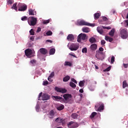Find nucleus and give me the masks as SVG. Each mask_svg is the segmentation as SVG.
Returning a JSON list of instances; mask_svg holds the SVG:
<instances>
[{"instance_id":"obj_1","label":"nucleus","mask_w":128,"mask_h":128,"mask_svg":"<svg viewBox=\"0 0 128 128\" xmlns=\"http://www.w3.org/2000/svg\"><path fill=\"white\" fill-rule=\"evenodd\" d=\"M63 98L60 102L64 104H68L72 100V94H64L63 95Z\"/></svg>"},{"instance_id":"obj_2","label":"nucleus","mask_w":128,"mask_h":128,"mask_svg":"<svg viewBox=\"0 0 128 128\" xmlns=\"http://www.w3.org/2000/svg\"><path fill=\"white\" fill-rule=\"evenodd\" d=\"M36 18L34 16H30L28 18V24L30 26H34L36 24Z\"/></svg>"},{"instance_id":"obj_3","label":"nucleus","mask_w":128,"mask_h":128,"mask_svg":"<svg viewBox=\"0 0 128 128\" xmlns=\"http://www.w3.org/2000/svg\"><path fill=\"white\" fill-rule=\"evenodd\" d=\"M120 34L122 38L124 40L126 38H128V29H122L120 30Z\"/></svg>"},{"instance_id":"obj_4","label":"nucleus","mask_w":128,"mask_h":128,"mask_svg":"<svg viewBox=\"0 0 128 128\" xmlns=\"http://www.w3.org/2000/svg\"><path fill=\"white\" fill-rule=\"evenodd\" d=\"M95 108L97 110L98 112H102L104 108V104L102 102H99L95 106Z\"/></svg>"},{"instance_id":"obj_5","label":"nucleus","mask_w":128,"mask_h":128,"mask_svg":"<svg viewBox=\"0 0 128 128\" xmlns=\"http://www.w3.org/2000/svg\"><path fill=\"white\" fill-rule=\"evenodd\" d=\"M79 26H94V24L88 23L84 20L78 22Z\"/></svg>"},{"instance_id":"obj_6","label":"nucleus","mask_w":128,"mask_h":128,"mask_svg":"<svg viewBox=\"0 0 128 128\" xmlns=\"http://www.w3.org/2000/svg\"><path fill=\"white\" fill-rule=\"evenodd\" d=\"M86 38H88V37H86V34L81 33L78 36L77 41L78 42H82V40H86Z\"/></svg>"},{"instance_id":"obj_7","label":"nucleus","mask_w":128,"mask_h":128,"mask_svg":"<svg viewBox=\"0 0 128 128\" xmlns=\"http://www.w3.org/2000/svg\"><path fill=\"white\" fill-rule=\"evenodd\" d=\"M18 6V8L19 12H24V10H26V8H28V6H26V4H22L20 3H19Z\"/></svg>"},{"instance_id":"obj_8","label":"nucleus","mask_w":128,"mask_h":128,"mask_svg":"<svg viewBox=\"0 0 128 128\" xmlns=\"http://www.w3.org/2000/svg\"><path fill=\"white\" fill-rule=\"evenodd\" d=\"M67 126L68 128H76L78 126V123L74 122L72 121L69 122Z\"/></svg>"},{"instance_id":"obj_9","label":"nucleus","mask_w":128,"mask_h":128,"mask_svg":"<svg viewBox=\"0 0 128 128\" xmlns=\"http://www.w3.org/2000/svg\"><path fill=\"white\" fill-rule=\"evenodd\" d=\"M78 48H80L78 45L72 44L70 46L69 48L70 50H78Z\"/></svg>"},{"instance_id":"obj_10","label":"nucleus","mask_w":128,"mask_h":128,"mask_svg":"<svg viewBox=\"0 0 128 128\" xmlns=\"http://www.w3.org/2000/svg\"><path fill=\"white\" fill-rule=\"evenodd\" d=\"M25 54L26 56L28 58H30L32 54V50L30 48L25 50Z\"/></svg>"},{"instance_id":"obj_11","label":"nucleus","mask_w":128,"mask_h":128,"mask_svg":"<svg viewBox=\"0 0 128 128\" xmlns=\"http://www.w3.org/2000/svg\"><path fill=\"white\" fill-rule=\"evenodd\" d=\"M50 95L46 94H44L42 96V100H50Z\"/></svg>"},{"instance_id":"obj_12","label":"nucleus","mask_w":128,"mask_h":128,"mask_svg":"<svg viewBox=\"0 0 128 128\" xmlns=\"http://www.w3.org/2000/svg\"><path fill=\"white\" fill-rule=\"evenodd\" d=\"M55 88L58 92H62V94H66V89L60 88Z\"/></svg>"},{"instance_id":"obj_13","label":"nucleus","mask_w":128,"mask_h":128,"mask_svg":"<svg viewBox=\"0 0 128 128\" xmlns=\"http://www.w3.org/2000/svg\"><path fill=\"white\" fill-rule=\"evenodd\" d=\"M39 50L42 54H48V50L44 48H41Z\"/></svg>"},{"instance_id":"obj_14","label":"nucleus","mask_w":128,"mask_h":128,"mask_svg":"<svg viewBox=\"0 0 128 128\" xmlns=\"http://www.w3.org/2000/svg\"><path fill=\"white\" fill-rule=\"evenodd\" d=\"M90 48L91 50H96V48H98V44H94L90 45Z\"/></svg>"},{"instance_id":"obj_15","label":"nucleus","mask_w":128,"mask_h":128,"mask_svg":"<svg viewBox=\"0 0 128 128\" xmlns=\"http://www.w3.org/2000/svg\"><path fill=\"white\" fill-rule=\"evenodd\" d=\"M67 40H70V42H72V40H74V35H72V34H68V36H67Z\"/></svg>"},{"instance_id":"obj_16","label":"nucleus","mask_w":128,"mask_h":128,"mask_svg":"<svg viewBox=\"0 0 128 128\" xmlns=\"http://www.w3.org/2000/svg\"><path fill=\"white\" fill-rule=\"evenodd\" d=\"M55 121L58 124H62L64 122V120L62 118H58L56 119Z\"/></svg>"},{"instance_id":"obj_17","label":"nucleus","mask_w":128,"mask_h":128,"mask_svg":"<svg viewBox=\"0 0 128 128\" xmlns=\"http://www.w3.org/2000/svg\"><path fill=\"white\" fill-rule=\"evenodd\" d=\"M53 98H54L55 100H56L57 102L62 100V98L60 96H53Z\"/></svg>"},{"instance_id":"obj_18","label":"nucleus","mask_w":128,"mask_h":128,"mask_svg":"<svg viewBox=\"0 0 128 128\" xmlns=\"http://www.w3.org/2000/svg\"><path fill=\"white\" fill-rule=\"evenodd\" d=\"M54 112L52 110L49 112V118H54Z\"/></svg>"},{"instance_id":"obj_19","label":"nucleus","mask_w":128,"mask_h":128,"mask_svg":"<svg viewBox=\"0 0 128 128\" xmlns=\"http://www.w3.org/2000/svg\"><path fill=\"white\" fill-rule=\"evenodd\" d=\"M82 30L84 32H90V28H87V27H84L82 28Z\"/></svg>"},{"instance_id":"obj_20","label":"nucleus","mask_w":128,"mask_h":128,"mask_svg":"<svg viewBox=\"0 0 128 128\" xmlns=\"http://www.w3.org/2000/svg\"><path fill=\"white\" fill-rule=\"evenodd\" d=\"M97 31L100 34H104V30H102V27H98Z\"/></svg>"},{"instance_id":"obj_21","label":"nucleus","mask_w":128,"mask_h":128,"mask_svg":"<svg viewBox=\"0 0 128 128\" xmlns=\"http://www.w3.org/2000/svg\"><path fill=\"white\" fill-rule=\"evenodd\" d=\"M70 80V76H66L63 78V82H68V80Z\"/></svg>"},{"instance_id":"obj_22","label":"nucleus","mask_w":128,"mask_h":128,"mask_svg":"<svg viewBox=\"0 0 128 128\" xmlns=\"http://www.w3.org/2000/svg\"><path fill=\"white\" fill-rule=\"evenodd\" d=\"M91 44H94V42H96V38L94 37H92L89 40Z\"/></svg>"},{"instance_id":"obj_23","label":"nucleus","mask_w":128,"mask_h":128,"mask_svg":"<svg viewBox=\"0 0 128 128\" xmlns=\"http://www.w3.org/2000/svg\"><path fill=\"white\" fill-rule=\"evenodd\" d=\"M84 82H86V81L84 80H83L82 81H80L78 84L79 86H80V88H82V86H84Z\"/></svg>"},{"instance_id":"obj_24","label":"nucleus","mask_w":128,"mask_h":128,"mask_svg":"<svg viewBox=\"0 0 128 128\" xmlns=\"http://www.w3.org/2000/svg\"><path fill=\"white\" fill-rule=\"evenodd\" d=\"M100 13H96L94 14V20H98V18H100Z\"/></svg>"},{"instance_id":"obj_25","label":"nucleus","mask_w":128,"mask_h":128,"mask_svg":"<svg viewBox=\"0 0 128 128\" xmlns=\"http://www.w3.org/2000/svg\"><path fill=\"white\" fill-rule=\"evenodd\" d=\"M56 52V49L54 48H52L50 50V54H54Z\"/></svg>"},{"instance_id":"obj_26","label":"nucleus","mask_w":128,"mask_h":128,"mask_svg":"<svg viewBox=\"0 0 128 128\" xmlns=\"http://www.w3.org/2000/svg\"><path fill=\"white\" fill-rule=\"evenodd\" d=\"M78 116L76 113H74L71 115V117L74 120L78 118Z\"/></svg>"},{"instance_id":"obj_27","label":"nucleus","mask_w":128,"mask_h":128,"mask_svg":"<svg viewBox=\"0 0 128 128\" xmlns=\"http://www.w3.org/2000/svg\"><path fill=\"white\" fill-rule=\"evenodd\" d=\"M64 106L62 104H61L59 106L57 107V110H64Z\"/></svg>"},{"instance_id":"obj_28","label":"nucleus","mask_w":128,"mask_h":128,"mask_svg":"<svg viewBox=\"0 0 128 128\" xmlns=\"http://www.w3.org/2000/svg\"><path fill=\"white\" fill-rule=\"evenodd\" d=\"M70 86H71V88H76V85L72 82H70Z\"/></svg>"},{"instance_id":"obj_29","label":"nucleus","mask_w":128,"mask_h":128,"mask_svg":"<svg viewBox=\"0 0 128 128\" xmlns=\"http://www.w3.org/2000/svg\"><path fill=\"white\" fill-rule=\"evenodd\" d=\"M109 36H114V29H112L110 30L109 32Z\"/></svg>"},{"instance_id":"obj_30","label":"nucleus","mask_w":128,"mask_h":128,"mask_svg":"<svg viewBox=\"0 0 128 128\" xmlns=\"http://www.w3.org/2000/svg\"><path fill=\"white\" fill-rule=\"evenodd\" d=\"M128 83L126 82V80H124L122 83V88H126V86H128Z\"/></svg>"},{"instance_id":"obj_31","label":"nucleus","mask_w":128,"mask_h":128,"mask_svg":"<svg viewBox=\"0 0 128 128\" xmlns=\"http://www.w3.org/2000/svg\"><path fill=\"white\" fill-rule=\"evenodd\" d=\"M29 16H34V12L32 10V9H30L28 10Z\"/></svg>"},{"instance_id":"obj_32","label":"nucleus","mask_w":128,"mask_h":128,"mask_svg":"<svg viewBox=\"0 0 128 128\" xmlns=\"http://www.w3.org/2000/svg\"><path fill=\"white\" fill-rule=\"evenodd\" d=\"M54 72H52L50 76L48 77V80H50V79L52 78H54Z\"/></svg>"},{"instance_id":"obj_33","label":"nucleus","mask_w":128,"mask_h":128,"mask_svg":"<svg viewBox=\"0 0 128 128\" xmlns=\"http://www.w3.org/2000/svg\"><path fill=\"white\" fill-rule=\"evenodd\" d=\"M64 66H72V64L70 62H66L64 64Z\"/></svg>"},{"instance_id":"obj_34","label":"nucleus","mask_w":128,"mask_h":128,"mask_svg":"<svg viewBox=\"0 0 128 128\" xmlns=\"http://www.w3.org/2000/svg\"><path fill=\"white\" fill-rule=\"evenodd\" d=\"M97 114L96 112H93L92 113L91 115L90 116V118H94L96 116Z\"/></svg>"},{"instance_id":"obj_35","label":"nucleus","mask_w":128,"mask_h":128,"mask_svg":"<svg viewBox=\"0 0 128 128\" xmlns=\"http://www.w3.org/2000/svg\"><path fill=\"white\" fill-rule=\"evenodd\" d=\"M87 52H88V49L86 48H84L82 50V52H83V54H86Z\"/></svg>"},{"instance_id":"obj_36","label":"nucleus","mask_w":128,"mask_h":128,"mask_svg":"<svg viewBox=\"0 0 128 128\" xmlns=\"http://www.w3.org/2000/svg\"><path fill=\"white\" fill-rule=\"evenodd\" d=\"M30 34L31 36H34V29H31L30 30Z\"/></svg>"},{"instance_id":"obj_37","label":"nucleus","mask_w":128,"mask_h":128,"mask_svg":"<svg viewBox=\"0 0 128 128\" xmlns=\"http://www.w3.org/2000/svg\"><path fill=\"white\" fill-rule=\"evenodd\" d=\"M28 17L26 16H24L22 17V20L24 21V20H28Z\"/></svg>"},{"instance_id":"obj_38","label":"nucleus","mask_w":128,"mask_h":128,"mask_svg":"<svg viewBox=\"0 0 128 128\" xmlns=\"http://www.w3.org/2000/svg\"><path fill=\"white\" fill-rule=\"evenodd\" d=\"M46 36H52V31H48L46 32Z\"/></svg>"},{"instance_id":"obj_39","label":"nucleus","mask_w":128,"mask_h":128,"mask_svg":"<svg viewBox=\"0 0 128 128\" xmlns=\"http://www.w3.org/2000/svg\"><path fill=\"white\" fill-rule=\"evenodd\" d=\"M8 4H12L14 3V0H7Z\"/></svg>"},{"instance_id":"obj_40","label":"nucleus","mask_w":128,"mask_h":128,"mask_svg":"<svg viewBox=\"0 0 128 128\" xmlns=\"http://www.w3.org/2000/svg\"><path fill=\"white\" fill-rule=\"evenodd\" d=\"M110 68H112L110 67V66L108 68H107L106 69H105L104 70V72H110Z\"/></svg>"},{"instance_id":"obj_41","label":"nucleus","mask_w":128,"mask_h":128,"mask_svg":"<svg viewBox=\"0 0 128 128\" xmlns=\"http://www.w3.org/2000/svg\"><path fill=\"white\" fill-rule=\"evenodd\" d=\"M50 22V20H45L43 22L44 24H46Z\"/></svg>"},{"instance_id":"obj_42","label":"nucleus","mask_w":128,"mask_h":128,"mask_svg":"<svg viewBox=\"0 0 128 128\" xmlns=\"http://www.w3.org/2000/svg\"><path fill=\"white\" fill-rule=\"evenodd\" d=\"M30 64H36V60H32L30 61Z\"/></svg>"},{"instance_id":"obj_43","label":"nucleus","mask_w":128,"mask_h":128,"mask_svg":"<svg viewBox=\"0 0 128 128\" xmlns=\"http://www.w3.org/2000/svg\"><path fill=\"white\" fill-rule=\"evenodd\" d=\"M114 56H112L111 58V64H114Z\"/></svg>"},{"instance_id":"obj_44","label":"nucleus","mask_w":128,"mask_h":128,"mask_svg":"<svg viewBox=\"0 0 128 128\" xmlns=\"http://www.w3.org/2000/svg\"><path fill=\"white\" fill-rule=\"evenodd\" d=\"M12 8H14V10H16V4H13Z\"/></svg>"},{"instance_id":"obj_45","label":"nucleus","mask_w":128,"mask_h":128,"mask_svg":"<svg viewBox=\"0 0 128 128\" xmlns=\"http://www.w3.org/2000/svg\"><path fill=\"white\" fill-rule=\"evenodd\" d=\"M104 44H106V41L104 40H101V45L104 46Z\"/></svg>"},{"instance_id":"obj_46","label":"nucleus","mask_w":128,"mask_h":128,"mask_svg":"<svg viewBox=\"0 0 128 128\" xmlns=\"http://www.w3.org/2000/svg\"><path fill=\"white\" fill-rule=\"evenodd\" d=\"M123 66H124V68H128V64H124Z\"/></svg>"},{"instance_id":"obj_47","label":"nucleus","mask_w":128,"mask_h":128,"mask_svg":"<svg viewBox=\"0 0 128 128\" xmlns=\"http://www.w3.org/2000/svg\"><path fill=\"white\" fill-rule=\"evenodd\" d=\"M102 20H103V22H106L108 20V18L106 16H103Z\"/></svg>"},{"instance_id":"obj_48","label":"nucleus","mask_w":128,"mask_h":128,"mask_svg":"<svg viewBox=\"0 0 128 128\" xmlns=\"http://www.w3.org/2000/svg\"><path fill=\"white\" fill-rule=\"evenodd\" d=\"M72 82H74V84H78V82H76V79L72 78L71 80Z\"/></svg>"},{"instance_id":"obj_49","label":"nucleus","mask_w":128,"mask_h":128,"mask_svg":"<svg viewBox=\"0 0 128 128\" xmlns=\"http://www.w3.org/2000/svg\"><path fill=\"white\" fill-rule=\"evenodd\" d=\"M70 56H74V58H76L75 54H74V53L71 52L69 54Z\"/></svg>"},{"instance_id":"obj_50","label":"nucleus","mask_w":128,"mask_h":128,"mask_svg":"<svg viewBox=\"0 0 128 128\" xmlns=\"http://www.w3.org/2000/svg\"><path fill=\"white\" fill-rule=\"evenodd\" d=\"M114 40V39L110 37L109 40H108V42H112Z\"/></svg>"},{"instance_id":"obj_51","label":"nucleus","mask_w":128,"mask_h":128,"mask_svg":"<svg viewBox=\"0 0 128 128\" xmlns=\"http://www.w3.org/2000/svg\"><path fill=\"white\" fill-rule=\"evenodd\" d=\"M110 36H105V40H106L107 42H108V40L110 39Z\"/></svg>"},{"instance_id":"obj_52","label":"nucleus","mask_w":128,"mask_h":128,"mask_svg":"<svg viewBox=\"0 0 128 128\" xmlns=\"http://www.w3.org/2000/svg\"><path fill=\"white\" fill-rule=\"evenodd\" d=\"M44 86H46V84H48V82L44 81L43 84Z\"/></svg>"},{"instance_id":"obj_53","label":"nucleus","mask_w":128,"mask_h":128,"mask_svg":"<svg viewBox=\"0 0 128 128\" xmlns=\"http://www.w3.org/2000/svg\"><path fill=\"white\" fill-rule=\"evenodd\" d=\"M42 30V29L40 28H38L37 29V32H40Z\"/></svg>"},{"instance_id":"obj_54","label":"nucleus","mask_w":128,"mask_h":128,"mask_svg":"<svg viewBox=\"0 0 128 128\" xmlns=\"http://www.w3.org/2000/svg\"><path fill=\"white\" fill-rule=\"evenodd\" d=\"M99 50L100 52H104V48H102V47H100L99 48Z\"/></svg>"},{"instance_id":"obj_55","label":"nucleus","mask_w":128,"mask_h":128,"mask_svg":"<svg viewBox=\"0 0 128 128\" xmlns=\"http://www.w3.org/2000/svg\"><path fill=\"white\" fill-rule=\"evenodd\" d=\"M125 22L126 24V28H128V20H125Z\"/></svg>"},{"instance_id":"obj_56","label":"nucleus","mask_w":128,"mask_h":128,"mask_svg":"<svg viewBox=\"0 0 128 128\" xmlns=\"http://www.w3.org/2000/svg\"><path fill=\"white\" fill-rule=\"evenodd\" d=\"M46 42H50V44H52V40H46Z\"/></svg>"},{"instance_id":"obj_57","label":"nucleus","mask_w":128,"mask_h":128,"mask_svg":"<svg viewBox=\"0 0 128 128\" xmlns=\"http://www.w3.org/2000/svg\"><path fill=\"white\" fill-rule=\"evenodd\" d=\"M30 40H32V42H34V36H32L30 38Z\"/></svg>"},{"instance_id":"obj_58","label":"nucleus","mask_w":128,"mask_h":128,"mask_svg":"<svg viewBox=\"0 0 128 128\" xmlns=\"http://www.w3.org/2000/svg\"><path fill=\"white\" fill-rule=\"evenodd\" d=\"M111 14H116V11L114 10H111Z\"/></svg>"},{"instance_id":"obj_59","label":"nucleus","mask_w":128,"mask_h":128,"mask_svg":"<svg viewBox=\"0 0 128 128\" xmlns=\"http://www.w3.org/2000/svg\"><path fill=\"white\" fill-rule=\"evenodd\" d=\"M79 92H80L81 94H82V92H84V90L82 89H80L79 90Z\"/></svg>"},{"instance_id":"obj_60","label":"nucleus","mask_w":128,"mask_h":128,"mask_svg":"<svg viewBox=\"0 0 128 128\" xmlns=\"http://www.w3.org/2000/svg\"><path fill=\"white\" fill-rule=\"evenodd\" d=\"M42 96V92H40L38 96V98H41V96Z\"/></svg>"},{"instance_id":"obj_61","label":"nucleus","mask_w":128,"mask_h":128,"mask_svg":"<svg viewBox=\"0 0 128 128\" xmlns=\"http://www.w3.org/2000/svg\"><path fill=\"white\" fill-rule=\"evenodd\" d=\"M95 68L96 70H98V66H96V65L95 66Z\"/></svg>"},{"instance_id":"obj_62","label":"nucleus","mask_w":128,"mask_h":128,"mask_svg":"<svg viewBox=\"0 0 128 128\" xmlns=\"http://www.w3.org/2000/svg\"><path fill=\"white\" fill-rule=\"evenodd\" d=\"M110 28H112L110 26L107 27V30H110Z\"/></svg>"},{"instance_id":"obj_63","label":"nucleus","mask_w":128,"mask_h":128,"mask_svg":"<svg viewBox=\"0 0 128 128\" xmlns=\"http://www.w3.org/2000/svg\"><path fill=\"white\" fill-rule=\"evenodd\" d=\"M103 28H104V30H106V29L107 30V27L106 26H103Z\"/></svg>"},{"instance_id":"obj_64","label":"nucleus","mask_w":128,"mask_h":128,"mask_svg":"<svg viewBox=\"0 0 128 128\" xmlns=\"http://www.w3.org/2000/svg\"><path fill=\"white\" fill-rule=\"evenodd\" d=\"M49 82H52V78H50Z\"/></svg>"}]
</instances>
